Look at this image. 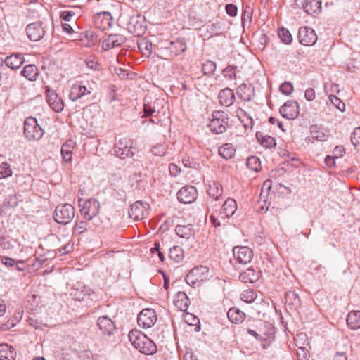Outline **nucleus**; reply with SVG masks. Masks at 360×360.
I'll use <instances>...</instances> for the list:
<instances>
[{
	"mask_svg": "<svg viewBox=\"0 0 360 360\" xmlns=\"http://www.w3.org/2000/svg\"><path fill=\"white\" fill-rule=\"evenodd\" d=\"M129 340L134 347L146 355L156 353L157 347L153 340L139 330H131L128 335Z\"/></svg>",
	"mask_w": 360,
	"mask_h": 360,
	"instance_id": "1",
	"label": "nucleus"
},
{
	"mask_svg": "<svg viewBox=\"0 0 360 360\" xmlns=\"http://www.w3.org/2000/svg\"><path fill=\"white\" fill-rule=\"evenodd\" d=\"M75 213V207L72 205H58L55 209L53 218L58 224L66 225L73 219Z\"/></svg>",
	"mask_w": 360,
	"mask_h": 360,
	"instance_id": "2",
	"label": "nucleus"
},
{
	"mask_svg": "<svg viewBox=\"0 0 360 360\" xmlns=\"http://www.w3.org/2000/svg\"><path fill=\"white\" fill-rule=\"evenodd\" d=\"M44 130L39 125L36 118L27 117L24 122V135L28 141L39 140L44 135Z\"/></svg>",
	"mask_w": 360,
	"mask_h": 360,
	"instance_id": "3",
	"label": "nucleus"
},
{
	"mask_svg": "<svg viewBox=\"0 0 360 360\" xmlns=\"http://www.w3.org/2000/svg\"><path fill=\"white\" fill-rule=\"evenodd\" d=\"M256 328L261 335L262 347L268 348L274 340L275 328L271 323L261 321L257 323Z\"/></svg>",
	"mask_w": 360,
	"mask_h": 360,
	"instance_id": "4",
	"label": "nucleus"
},
{
	"mask_svg": "<svg viewBox=\"0 0 360 360\" xmlns=\"http://www.w3.org/2000/svg\"><path fill=\"white\" fill-rule=\"evenodd\" d=\"M47 30V26L44 22L37 21L27 25L25 31L30 41H39L46 36Z\"/></svg>",
	"mask_w": 360,
	"mask_h": 360,
	"instance_id": "5",
	"label": "nucleus"
},
{
	"mask_svg": "<svg viewBox=\"0 0 360 360\" xmlns=\"http://www.w3.org/2000/svg\"><path fill=\"white\" fill-rule=\"evenodd\" d=\"M82 199L79 200V205L81 207L80 212L86 220L90 221L96 217L99 213L100 203L94 198H90L86 200L83 205H81Z\"/></svg>",
	"mask_w": 360,
	"mask_h": 360,
	"instance_id": "6",
	"label": "nucleus"
},
{
	"mask_svg": "<svg viewBox=\"0 0 360 360\" xmlns=\"http://www.w3.org/2000/svg\"><path fill=\"white\" fill-rule=\"evenodd\" d=\"M156 321V312L154 309L150 308L143 309L137 317L138 325L143 328L152 327Z\"/></svg>",
	"mask_w": 360,
	"mask_h": 360,
	"instance_id": "7",
	"label": "nucleus"
},
{
	"mask_svg": "<svg viewBox=\"0 0 360 360\" xmlns=\"http://www.w3.org/2000/svg\"><path fill=\"white\" fill-rule=\"evenodd\" d=\"M297 37L300 43L304 46H313L318 39L315 31L311 27L307 26L299 29Z\"/></svg>",
	"mask_w": 360,
	"mask_h": 360,
	"instance_id": "8",
	"label": "nucleus"
},
{
	"mask_svg": "<svg viewBox=\"0 0 360 360\" xmlns=\"http://www.w3.org/2000/svg\"><path fill=\"white\" fill-rule=\"evenodd\" d=\"M280 114L288 120H294L300 114V106L297 101L289 100L279 109Z\"/></svg>",
	"mask_w": 360,
	"mask_h": 360,
	"instance_id": "9",
	"label": "nucleus"
},
{
	"mask_svg": "<svg viewBox=\"0 0 360 360\" xmlns=\"http://www.w3.org/2000/svg\"><path fill=\"white\" fill-rule=\"evenodd\" d=\"M93 19L95 27L101 30L110 28L113 23V18L111 13L108 11H101L96 13Z\"/></svg>",
	"mask_w": 360,
	"mask_h": 360,
	"instance_id": "10",
	"label": "nucleus"
},
{
	"mask_svg": "<svg viewBox=\"0 0 360 360\" xmlns=\"http://www.w3.org/2000/svg\"><path fill=\"white\" fill-rule=\"evenodd\" d=\"M208 272V269L205 266H199L193 268L185 278L186 282L194 286L203 281V276Z\"/></svg>",
	"mask_w": 360,
	"mask_h": 360,
	"instance_id": "11",
	"label": "nucleus"
},
{
	"mask_svg": "<svg viewBox=\"0 0 360 360\" xmlns=\"http://www.w3.org/2000/svg\"><path fill=\"white\" fill-rule=\"evenodd\" d=\"M92 88L86 86L83 82H77L71 86L69 98L72 101H76L86 95L91 93Z\"/></svg>",
	"mask_w": 360,
	"mask_h": 360,
	"instance_id": "12",
	"label": "nucleus"
},
{
	"mask_svg": "<svg viewBox=\"0 0 360 360\" xmlns=\"http://www.w3.org/2000/svg\"><path fill=\"white\" fill-rule=\"evenodd\" d=\"M148 205L147 203H143L141 201L135 202L129 210V217L134 221L143 219L148 214Z\"/></svg>",
	"mask_w": 360,
	"mask_h": 360,
	"instance_id": "13",
	"label": "nucleus"
},
{
	"mask_svg": "<svg viewBox=\"0 0 360 360\" xmlns=\"http://www.w3.org/2000/svg\"><path fill=\"white\" fill-rule=\"evenodd\" d=\"M198 191L193 186H186L181 188L177 193V198L179 202L185 204L191 203L196 200Z\"/></svg>",
	"mask_w": 360,
	"mask_h": 360,
	"instance_id": "14",
	"label": "nucleus"
},
{
	"mask_svg": "<svg viewBox=\"0 0 360 360\" xmlns=\"http://www.w3.org/2000/svg\"><path fill=\"white\" fill-rule=\"evenodd\" d=\"M127 41V38L120 34H110L102 42V49L108 51L120 47Z\"/></svg>",
	"mask_w": 360,
	"mask_h": 360,
	"instance_id": "15",
	"label": "nucleus"
},
{
	"mask_svg": "<svg viewBox=\"0 0 360 360\" xmlns=\"http://www.w3.org/2000/svg\"><path fill=\"white\" fill-rule=\"evenodd\" d=\"M72 295L75 300L79 301H84L87 299L94 301L98 299L96 292L91 288L86 285H79L77 288L74 289Z\"/></svg>",
	"mask_w": 360,
	"mask_h": 360,
	"instance_id": "16",
	"label": "nucleus"
},
{
	"mask_svg": "<svg viewBox=\"0 0 360 360\" xmlns=\"http://www.w3.org/2000/svg\"><path fill=\"white\" fill-rule=\"evenodd\" d=\"M233 254L236 260L242 264L250 262L253 257V251L245 246L234 247Z\"/></svg>",
	"mask_w": 360,
	"mask_h": 360,
	"instance_id": "17",
	"label": "nucleus"
},
{
	"mask_svg": "<svg viewBox=\"0 0 360 360\" xmlns=\"http://www.w3.org/2000/svg\"><path fill=\"white\" fill-rule=\"evenodd\" d=\"M46 97L47 103L55 112H59L63 110V101L54 91L49 90L46 94Z\"/></svg>",
	"mask_w": 360,
	"mask_h": 360,
	"instance_id": "18",
	"label": "nucleus"
},
{
	"mask_svg": "<svg viewBox=\"0 0 360 360\" xmlns=\"http://www.w3.org/2000/svg\"><path fill=\"white\" fill-rule=\"evenodd\" d=\"M309 129L310 138L313 140L325 141L329 136V131L321 124H312Z\"/></svg>",
	"mask_w": 360,
	"mask_h": 360,
	"instance_id": "19",
	"label": "nucleus"
},
{
	"mask_svg": "<svg viewBox=\"0 0 360 360\" xmlns=\"http://www.w3.org/2000/svg\"><path fill=\"white\" fill-rule=\"evenodd\" d=\"M172 56H177L186 49V43L184 39L179 38L175 41H170L166 46Z\"/></svg>",
	"mask_w": 360,
	"mask_h": 360,
	"instance_id": "20",
	"label": "nucleus"
},
{
	"mask_svg": "<svg viewBox=\"0 0 360 360\" xmlns=\"http://www.w3.org/2000/svg\"><path fill=\"white\" fill-rule=\"evenodd\" d=\"M97 326L104 335H110L115 328L112 321L107 316H102L98 319Z\"/></svg>",
	"mask_w": 360,
	"mask_h": 360,
	"instance_id": "21",
	"label": "nucleus"
},
{
	"mask_svg": "<svg viewBox=\"0 0 360 360\" xmlns=\"http://www.w3.org/2000/svg\"><path fill=\"white\" fill-rule=\"evenodd\" d=\"M237 210L236 201L231 198H229L223 204L219 212V215L222 219L229 218Z\"/></svg>",
	"mask_w": 360,
	"mask_h": 360,
	"instance_id": "22",
	"label": "nucleus"
},
{
	"mask_svg": "<svg viewBox=\"0 0 360 360\" xmlns=\"http://www.w3.org/2000/svg\"><path fill=\"white\" fill-rule=\"evenodd\" d=\"M218 98L220 104L226 107L231 106L236 100L233 90L228 87L220 91Z\"/></svg>",
	"mask_w": 360,
	"mask_h": 360,
	"instance_id": "23",
	"label": "nucleus"
},
{
	"mask_svg": "<svg viewBox=\"0 0 360 360\" xmlns=\"http://www.w3.org/2000/svg\"><path fill=\"white\" fill-rule=\"evenodd\" d=\"M302 8L309 15L319 14L321 12V0H304Z\"/></svg>",
	"mask_w": 360,
	"mask_h": 360,
	"instance_id": "24",
	"label": "nucleus"
},
{
	"mask_svg": "<svg viewBox=\"0 0 360 360\" xmlns=\"http://www.w3.org/2000/svg\"><path fill=\"white\" fill-rule=\"evenodd\" d=\"M237 96L245 101H250L254 96V87L250 84H243L236 90Z\"/></svg>",
	"mask_w": 360,
	"mask_h": 360,
	"instance_id": "25",
	"label": "nucleus"
},
{
	"mask_svg": "<svg viewBox=\"0 0 360 360\" xmlns=\"http://www.w3.org/2000/svg\"><path fill=\"white\" fill-rule=\"evenodd\" d=\"M24 62L25 58L21 53L11 54V56H7L4 60L6 65L11 70L20 68Z\"/></svg>",
	"mask_w": 360,
	"mask_h": 360,
	"instance_id": "26",
	"label": "nucleus"
},
{
	"mask_svg": "<svg viewBox=\"0 0 360 360\" xmlns=\"http://www.w3.org/2000/svg\"><path fill=\"white\" fill-rule=\"evenodd\" d=\"M285 304L291 310H296L301 306V300L297 293L294 290H288L285 295Z\"/></svg>",
	"mask_w": 360,
	"mask_h": 360,
	"instance_id": "27",
	"label": "nucleus"
},
{
	"mask_svg": "<svg viewBox=\"0 0 360 360\" xmlns=\"http://www.w3.org/2000/svg\"><path fill=\"white\" fill-rule=\"evenodd\" d=\"M174 304L180 311H186L190 304V300L184 292L179 291L175 295Z\"/></svg>",
	"mask_w": 360,
	"mask_h": 360,
	"instance_id": "28",
	"label": "nucleus"
},
{
	"mask_svg": "<svg viewBox=\"0 0 360 360\" xmlns=\"http://www.w3.org/2000/svg\"><path fill=\"white\" fill-rule=\"evenodd\" d=\"M139 15L131 17L127 24L128 30L136 35L143 34L146 30V27L143 25L142 22L139 21Z\"/></svg>",
	"mask_w": 360,
	"mask_h": 360,
	"instance_id": "29",
	"label": "nucleus"
},
{
	"mask_svg": "<svg viewBox=\"0 0 360 360\" xmlns=\"http://www.w3.org/2000/svg\"><path fill=\"white\" fill-rule=\"evenodd\" d=\"M259 276V271H256L254 269L249 268L240 274L239 278L242 282L252 283L257 281Z\"/></svg>",
	"mask_w": 360,
	"mask_h": 360,
	"instance_id": "30",
	"label": "nucleus"
},
{
	"mask_svg": "<svg viewBox=\"0 0 360 360\" xmlns=\"http://www.w3.org/2000/svg\"><path fill=\"white\" fill-rule=\"evenodd\" d=\"M16 352L15 349L8 344L0 345V360H15Z\"/></svg>",
	"mask_w": 360,
	"mask_h": 360,
	"instance_id": "31",
	"label": "nucleus"
},
{
	"mask_svg": "<svg viewBox=\"0 0 360 360\" xmlns=\"http://www.w3.org/2000/svg\"><path fill=\"white\" fill-rule=\"evenodd\" d=\"M347 324L352 330L360 329V311H352L347 316Z\"/></svg>",
	"mask_w": 360,
	"mask_h": 360,
	"instance_id": "32",
	"label": "nucleus"
},
{
	"mask_svg": "<svg viewBox=\"0 0 360 360\" xmlns=\"http://www.w3.org/2000/svg\"><path fill=\"white\" fill-rule=\"evenodd\" d=\"M227 316L231 322L236 324L243 322L245 319V313L236 307L229 309Z\"/></svg>",
	"mask_w": 360,
	"mask_h": 360,
	"instance_id": "33",
	"label": "nucleus"
},
{
	"mask_svg": "<svg viewBox=\"0 0 360 360\" xmlns=\"http://www.w3.org/2000/svg\"><path fill=\"white\" fill-rule=\"evenodd\" d=\"M21 75L30 81H35L39 76L38 68L35 65H27L21 71Z\"/></svg>",
	"mask_w": 360,
	"mask_h": 360,
	"instance_id": "34",
	"label": "nucleus"
},
{
	"mask_svg": "<svg viewBox=\"0 0 360 360\" xmlns=\"http://www.w3.org/2000/svg\"><path fill=\"white\" fill-rule=\"evenodd\" d=\"M175 231L178 236L186 239L190 238L194 234L192 224L177 225L175 228Z\"/></svg>",
	"mask_w": 360,
	"mask_h": 360,
	"instance_id": "35",
	"label": "nucleus"
},
{
	"mask_svg": "<svg viewBox=\"0 0 360 360\" xmlns=\"http://www.w3.org/2000/svg\"><path fill=\"white\" fill-rule=\"evenodd\" d=\"M207 192L210 197H212L214 200H218L222 196L223 188L219 183L212 182L209 184Z\"/></svg>",
	"mask_w": 360,
	"mask_h": 360,
	"instance_id": "36",
	"label": "nucleus"
},
{
	"mask_svg": "<svg viewBox=\"0 0 360 360\" xmlns=\"http://www.w3.org/2000/svg\"><path fill=\"white\" fill-rule=\"evenodd\" d=\"M75 147V142L72 140H68L61 146V155L64 161L70 162L72 160V150Z\"/></svg>",
	"mask_w": 360,
	"mask_h": 360,
	"instance_id": "37",
	"label": "nucleus"
},
{
	"mask_svg": "<svg viewBox=\"0 0 360 360\" xmlns=\"http://www.w3.org/2000/svg\"><path fill=\"white\" fill-rule=\"evenodd\" d=\"M218 152L221 157L229 160L234 156L236 149L231 143H224L219 148Z\"/></svg>",
	"mask_w": 360,
	"mask_h": 360,
	"instance_id": "38",
	"label": "nucleus"
},
{
	"mask_svg": "<svg viewBox=\"0 0 360 360\" xmlns=\"http://www.w3.org/2000/svg\"><path fill=\"white\" fill-rule=\"evenodd\" d=\"M229 124L221 123L220 121L212 119L208 127L210 131L215 134H221L226 131Z\"/></svg>",
	"mask_w": 360,
	"mask_h": 360,
	"instance_id": "39",
	"label": "nucleus"
},
{
	"mask_svg": "<svg viewBox=\"0 0 360 360\" xmlns=\"http://www.w3.org/2000/svg\"><path fill=\"white\" fill-rule=\"evenodd\" d=\"M256 137L260 144L266 148H271L276 146V143L274 137L266 135L264 136L262 134L257 132Z\"/></svg>",
	"mask_w": 360,
	"mask_h": 360,
	"instance_id": "40",
	"label": "nucleus"
},
{
	"mask_svg": "<svg viewBox=\"0 0 360 360\" xmlns=\"http://www.w3.org/2000/svg\"><path fill=\"white\" fill-rule=\"evenodd\" d=\"M239 120L243 124L244 128L246 129H252L254 125V121L252 117L248 115L245 110L240 109V113L237 115Z\"/></svg>",
	"mask_w": 360,
	"mask_h": 360,
	"instance_id": "41",
	"label": "nucleus"
},
{
	"mask_svg": "<svg viewBox=\"0 0 360 360\" xmlns=\"http://www.w3.org/2000/svg\"><path fill=\"white\" fill-rule=\"evenodd\" d=\"M217 64L211 60H206L202 64V71L204 75L212 77L216 71Z\"/></svg>",
	"mask_w": 360,
	"mask_h": 360,
	"instance_id": "42",
	"label": "nucleus"
},
{
	"mask_svg": "<svg viewBox=\"0 0 360 360\" xmlns=\"http://www.w3.org/2000/svg\"><path fill=\"white\" fill-rule=\"evenodd\" d=\"M169 257L171 259L179 262L183 259L184 251L179 246H174L169 249Z\"/></svg>",
	"mask_w": 360,
	"mask_h": 360,
	"instance_id": "43",
	"label": "nucleus"
},
{
	"mask_svg": "<svg viewBox=\"0 0 360 360\" xmlns=\"http://www.w3.org/2000/svg\"><path fill=\"white\" fill-rule=\"evenodd\" d=\"M152 43L146 39H142L138 44L139 49L141 53L146 57H149L152 53Z\"/></svg>",
	"mask_w": 360,
	"mask_h": 360,
	"instance_id": "44",
	"label": "nucleus"
},
{
	"mask_svg": "<svg viewBox=\"0 0 360 360\" xmlns=\"http://www.w3.org/2000/svg\"><path fill=\"white\" fill-rule=\"evenodd\" d=\"M237 66L229 65L222 70L221 74L224 77L228 79H236L237 74Z\"/></svg>",
	"mask_w": 360,
	"mask_h": 360,
	"instance_id": "45",
	"label": "nucleus"
},
{
	"mask_svg": "<svg viewBox=\"0 0 360 360\" xmlns=\"http://www.w3.org/2000/svg\"><path fill=\"white\" fill-rule=\"evenodd\" d=\"M278 36L281 41L285 44H290L292 41V37L289 30L285 27L278 30Z\"/></svg>",
	"mask_w": 360,
	"mask_h": 360,
	"instance_id": "46",
	"label": "nucleus"
},
{
	"mask_svg": "<svg viewBox=\"0 0 360 360\" xmlns=\"http://www.w3.org/2000/svg\"><path fill=\"white\" fill-rule=\"evenodd\" d=\"M246 165L249 169L255 172H259L261 169V162L259 158L251 156L247 159Z\"/></svg>",
	"mask_w": 360,
	"mask_h": 360,
	"instance_id": "47",
	"label": "nucleus"
},
{
	"mask_svg": "<svg viewBox=\"0 0 360 360\" xmlns=\"http://www.w3.org/2000/svg\"><path fill=\"white\" fill-rule=\"evenodd\" d=\"M13 171L11 166L7 162H3L0 165V179L11 176Z\"/></svg>",
	"mask_w": 360,
	"mask_h": 360,
	"instance_id": "48",
	"label": "nucleus"
},
{
	"mask_svg": "<svg viewBox=\"0 0 360 360\" xmlns=\"http://www.w3.org/2000/svg\"><path fill=\"white\" fill-rule=\"evenodd\" d=\"M86 65L88 68L94 71H99L102 69L101 64L99 63L94 56H89L85 60Z\"/></svg>",
	"mask_w": 360,
	"mask_h": 360,
	"instance_id": "49",
	"label": "nucleus"
},
{
	"mask_svg": "<svg viewBox=\"0 0 360 360\" xmlns=\"http://www.w3.org/2000/svg\"><path fill=\"white\" fill-rule=\"evenodd\" d=\"M212 119L220 121L221 123L229 124V115L223 110H214L212 112Z\"/></svg>",
	"mask_w": 360,
	"mask_h": 360,
	"instance_id": "50",
	"label": "nucleus"
},
{
	"mask_svg": "<svg viewBox=\"0 0 360 360\" xmlns=\"http://www.w3.org/2000/svg\"><path fill=\"white\" fill-rule=\"evenodd\" d=\"M271 186L272 181L270 179H267L263 183L261 188V193L259 196L260 200H263L266 202V198H267Z\"/></svg>",
	"mask_w": 360,
	"mask_h": 360,
	"instance_id": "51",
	"label": "nucleus"
},
{
	"mask_svg": "<svg viewBox=\"0 0 360 360\" xmlns=\"http://www.w3.org/2000/svg\"><path fill=\"white\" fill-rule=\"evenodd\" d=\"M257 295L253 290H245L240 294V299L247 302L251 303L256 299Z\"/></svg>",
	"mask_w": 360,
	"mask_h": 360,
	"instance_id": "52",
	"label": "nucleus"
},
{
	"mask_svg": "<svg viewBox=\"0 0 360 360\" xmlns=\"http://www.w3.org/2000/svg\"><path fill=\"white\" fill-rule=\"evenodd\" d=\"M328 101L333 104L336 108L340 110L341 112L345 111V104L336 96L330 95L328 97Z\"/></svg>",
	"mask_w": 360,
	"mask_h": 360,
	"instance_id": "53",
	"label": "nucleus"
},
{
	"mask_svg": "<svg viewBox=\"0 0 360 360\" xmlns=\"http://www.w3.org/2000/svg\"><path fill=\"white\" fill-rule=\"evenodd\" d=\"M167 146L165 144H157L154 146L150 151L156 156H163L167 153Z\"/></svg>",
	"mask_w": 360,
	"mask_h": 360,
	"instance_id": "54",
	"label": "nucleus"
},
{
	"mask_svg": "<svg viewBox=\"0 0 360 360\" xmlns=\"http://www.w3.org/2000/svg\"><path fill=\"white\" fill-rule=\"evenodd\" d=\"M221 25L219 22H216L208 25L207 31L211 34L219 35L221 32Z\"/></svg>",
	"mask_w": 360,
	"mask_h": 360,
	"instance_id": "55",
	"label": "nucleus"
},
{
	"mask_svg": "<svg viewBox=\"0 0 360 360\" xmlns=\"http://www.w3.org/2000/svg\"><path fill=\"white\" fill-rule=\"evenodd\" d=\"M134 150L132 147L125 146L123 150L116 155L121 159H125L127 158H132L134 155Z\"/></svg>",
	"mask_w": 360,
	"mask_h": 360,
	"instance_id": "56",
	"label": "nucleus"
},
{
	"mask_svg": "<svg viewBox=\"0 0 360 360\" xmlns=\"http://www.w3.org/2000/svg\"><path fill=\"white\" fill-rule=\"evenodd\" d=\"M293 85L290 82H283L279 87L281 92L286 96L290 95L293 91Z\"/></svg>",
	"mask_w": 360,
	"mask_h": 360,
	"instance_id": "57",
	"label": "nucleus"
},
{
	"mask_svg": "<svg viewBox=\"0 0 360 360\" xmlns=\"http://www.w3.org/2000/svg\"><path fill=\"white\" fill-rule=\"evenodd\" d=\"M351 142L354 147L360 143V127L354 129L350 137Z\"/></svg>",
	"mask_w": 360,
	"mask_h": 360,
	"instance_id": "58",
	"label": "nucleus"
},
{
	"mask_svg": "<svg viewBox=\"0 0 360 360\" xmlns=\"http://www.w3.org/2000/svg\"><path fill=\"white\" fill-rule=\"evenodd\" d=\"M5 84L11 88L17 84V79L14 72L11 71V74H6L5 78Z\"/></svg>",
	"mask_w": 360,
	"mask_h": 360,
	"instance_id": "59",
	"label": "nucleus"
},
{
	"mask_svg": "<svg viewBox=\"0 0 360 360\" xmlns=\"http://www.w3.org/2000/svg\"><path fill=\"white\" fill-rule=\"evenodd\" d=\"M22 316V314L21 312L18 311L15 314L14 316L9 320L7 323L6 324V326L7 328H11L17 324L20 321Z\"/></svg>",
	"mask_w": 360,
	"mask_h": 360,
	"instance_id": "60",
	"label": "nucleus"
},
{
	"mask_svg": "<svg viewBox=\"0 0 360 360\" xmlns=\"http://www.w3.org/2000/svg\"><path fill=\"white\" fill-rule=\"evenodd\" d=\"M87 229V223L83 221H77L74 226V231H77L79 234L84 233Z\"/></svg>",
	"mask_w": 360,
	"mask_h": 360,
	"instance_id": "61",
	"label": "nucleus"
},
{
	"mask_svg": "<svg viewBox=\"0 0 360 360\" xmlns=\"http://www.w3.org/2000/svg\"><path fill=\"white\" fill-rule=\"evenodd\" d=\"M226 13L231 17H235L238 13V8L233 4H229L226 6Z\"/></svg>",
	"mask_w": 360,
	"mask_h": 360,
	"instance_id": "62",
	"label": "nucleus"
},
{
	"mask_svg": "<svg viewBox=\"0 0 360 360\" xmlns=\"http://www.w3.org/2000/svg\"><path fill=\"white\" fill-rule=\"evenodd\" d=\"M125 146H127V144L124 142V141L119 140L115 144L114 148L112 149V153L115 155H117L121 150H123Z\"/></svg>",
	"mask_w": 360,
	"mask_h": 360,
	"instance_id": "63",
	"label": "nucleus"
},
{
	"mask_svg": "<svg viewBox=\"0 0 360 360\" xmlns=\"http://www.w3.org/2000/svg\"><path fill=\"white\" fill-rule=\"evenodd\" d=\"M304 98L308 101H312L316 98V93L314 89L307 88L304 92Z\"/></svg>",
	"mask_w": 360,
	"mask_h": 360,
	"instance_id": "64",
	"label": "nucleus"
}]
</instances>
